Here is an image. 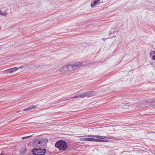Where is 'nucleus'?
<instances>
[{"instance_id": "1a4fd4ad", "label": "nucleus", "mask_w": 155, "mask_h": 155, "mask_svg": "<svg viewBox=\"0 0 155 155\" xmlns=\"http://www.w3.org/2000/svg\"><path fill=\"white\" fill-rule=\"evenodd\" d=\"M41 142V144L42 145H45L47 143L48 141V139L45 137H43L41 139H40Z\"/></svg>"}, {"instance_id": "f03ea898", "label": "nucleus", "mask_w": 155, "mask_h": 155, "mask_svg": "<svg viewBox=\"0 0 155 155\" xmlns=\"http://www.w3.org/2000/svg\"><path fill=\"white\" fill-rule=\"evenodd\" d=\"M55 147L60 150L64 151L67 149L68 145L67 142L65 141L60 140L56 142Z\"/></svg>"}, {"instance_id": "4be33fe9", "label": "nucleus", "mask_w": 155, "mask_h": 155, "mask_svg": "<svg viewBox=\"0 0 155 155\" xmlns=\"http://www.w3.org/2000/svg\"><path fill=\"white\" fill-rule=\"evenodd\" d=\"M5 153H4L3 151L0 154V155H5Z\"/></svg>"}, {"instance_id": "2eb2a0df", "label": "nucleus", "mask_w": 155, "mask_h": 155, "mask_svg": "<svg viewBox=\"0 0 155 155\" xmlns=\"http://www.w3.org/2000/svg\"><path fill=\"white\" fill-rule=\"evenodd\" d=\"M3 152L5 153V155H11L10 153L8 152V150H5L4 151H3Z\"/></svg>"}, {"instance_id": "412c9836", "label": "nucleus", "mask_w": 155, "mask_h": 155, "mask_svg": "<svg viewBox=\"0 0 155 155\" xmlns=\"http://www.w3.org/2000/svg\"><path fill=\"white\" fill-rule=\"evenodd\" d=\"M153 54H155V51H153L150 54V56L151 57Z\"/></svg>"}, {"instance_id": "9b49d317", "label": "nucleus", "mask_w": 155, "mask_h": 155, "mask_svg": "<svg viewBox=\"0 0 155 155\" xmlns=\"http://www.w3.org/2000/svg\"><path fill=\"white\" fill-rule=\"evenodd\" d=\"M94 3L91 4V7L94 8L97 5L99 4L100 3V1L99 0H94L93 1Z\"/></svg>"}, {"instance_id": "aec40b11", "label": "nucleus", "mask_w": 155, "mask_h": 155, "mask_svg": "<svg viewBox=\"0 0 155 155\" xmlns=\"http://www.w3.org/2000/svg\"><path fill=\"white\" fill-rule=\"evenodd\" d=\"M152 57V59L153 60H155V54H154Z\"/></svg>"}, {"instance_id": "f257e3e1", "label": "nucleus", "mask_w": 155, "mask_h": 155, "mask_svg": "<svg viewBox=\"0 0 155 155\" xmlns=\"http://www.w3.org/2000/svg\"><path fill=\"white\" fill-rule=\"evenodd\" d=\"M89 137H95L96 138H87V141H92L100 142H107L108 141L107 140L111 139L109 137L104 136H100L97 135H89Z\"/></svg>"}, {"instance_id": "a878e982", "label": "nucleus", "mask_w": 155, "mask_h": 155, "mask_svg": "<svg viewBox=\"0 0 155 155\" xmlns=\"http://www.w3.org/2000/svg\"><path fill=\"white\" fill-rule=\"evenodd\" d=\"M20 68H22V67H21H21H20Z\"/></svg>"}, {"instance_id": "4468645a", "label": "nucleus", "mask_w": 155, "mask_h": 155, "mask_svg": "<svg viewBox=\"0 0 155 155\" xmlns=\"http://www.w3.org/2000/svg\"><path fill=\"white\" fill-rule=\"evenodd\" d=\"M110 138H111V139H115L116 140H122V137H120L119 138H113V137H110Z\"/></svg>"}, {"instance_id": "dca6fc26", "label": "nucleus", "mask_w": 155, "mask_h": 155, "mask_svg": "<svg viewBox=\"0 0 155 155\" xmlns=\"http://www.w3.org/2000/svg\"><path fill=\"white\" fill-rule=\"evenodd\" d=\"M32 136L31 135V136H26V137H22L21 138L22 139V140H25V139H27V138H30Z\"/></svg>"}, {"instance_id": "0eeeda50", "label": "nucleus", "mask_w": 155, "mask_h": 155, "mask_svg": "<svg viewBox=\"0 0 155 155\" xmlns=\"http://www.w3.org/2000/svg\"><path fill=\"white\" fill-rule=\"evenodd\" d=\"M67 65L64 66L60 68L59 72L61 74L67 72L68 71L67 70Z\"/></svg>"}, {"instance_id": "7ed1b4c3", "label": "nucleus", "mask_w": 155, "mask_h": 155, "mask_svg": "<svg viewBox=\"0 0 155 155\" xmlns=\"http://www.w3.org/2000/svg\"><path fill=\"white\" fill-rule=\"evenodd\" d=\"M81 65L82 64L81 62H77L72 64L67 65V66L68 67V71H71L73 70L76 69L81 66Z\"/></svg>"}, {"instance_id": "6ab92c4d", "label": "nucleus", "mask_w": 155, "mask_h": 155, "mask_svg": "<svg viewBox=\"0 0 155 155\" xmlns=\"http://www.w3.org/2000/svg\"><path fill=\"white\" fill-rule=\"evenodd\" d=\"M27 150V149H25L24 150L21 151L20 152L21 154H24L26 152Z\"/></svg>"}, {"instance_id": "f8f14e48", "label": "nucleus", "mask_w": 155, "mask_h": 155, "mask_svg": "<svg viewBox=\"0 0 155 155\" xmlns=\"http://www.w3.org/2000/svg\"><path fill=\"white\" fill-rule=\"evenodd\" d=\"M80 98V96H79V94H78L77 95L73 97H72L71 98H70L69 99V98H68V99H67V98H66L65 99H64V100H62V101H65V100H69V99H74V98Z\"/></svg>"}, {"instance_id": "39448f33", "label": "nucleus", "mask_w": 155, "mask_h": 155, "mask_svg": "<svg viewBox=\"0 0 155 155\" xmlns=\"http://www.w3.org/2000/svg\"><path fill=\"white\" fill-rule=\"evenodd\" d=\"M41 143L40 139L36 138L33 141L32 146L35 147H38L41 144Z\"/></svg>"}, {"instance_id": "9d476101", "label": "nucleus", "mask_w": 155, "mask_h": 155, "mask_svg": "<svg viewBox=\"0 0 155 155\" xmlns=\"http://www.w3.org/2000/svg\"><path fill=\"white\" fill-rule=\"evenodd\" d=\"M36 107V106L35 105H32L30 106H29L28 107L24 109L23 110V111L29 110H32L35 109Z\"/></svg>"}, {"instance_id": "ddd939ff", "label": "nucleus", "mask_w": 155, "mask_h": 155, "mask_svg": "<svg viewBox=\"0 0 155 155\" xmlns=\"http://www.w3.org/2000/svg\"><path fill=\"white\" fill-rule=\"evenodd\" d=\"M80 98H84L85 97H87L86 92L81 93L79 94Z\"/></svg>"}, {"instance_id": "423d86ee", "label": "nucleus", "mask_w": 155, "mask_h": 155, "mask_svg": "<svg viewBox=\"0 0 155 155\" xmlns=\"http://www.w3.org/2000/svg\"><path fill=\"white\" fill-rule=\"evenodd\" d=\"M18 69V68L17 67H14L6 70L5 71L4 73L5 74H7L8 73H12L13 72L16 71Z\"/></svg>"}, {"instance_id": "6e6552de", "label": "nucleus", "mask_w": 155, "mask_h": 155, "mask_svg": "<svg viewBox=\"0 0 155 155\" xmlns=\"http://www.w3.org/2000/svg\"><path fill=\"white\" fill-rule=\"evenodd\" d=\"M87 97H90L92 96H94L97 94L94 91H86Z\"/></svg>"}, {"instance_id": "b1692460", "label": "nucleus", "mask_w": 155, "mask_h": 155, "mask_svg": "<svg viewBox=\"0 0 155 155\" xmlns=\"http://www.w3.org/2000/svg\"><path fill=\"white\" fill-rule=\"evenodd\" d=\"M115 37H116V36L115 35V36H112V37H110V38H111L112 37H114V38H115Z\"/></svg>"}, {"instance_id": "a211bd4d", "label": "nucleus", "mask_w": 155, "mask_h": 155, "mask_svg": "<svg viewBox=\"0 0 155 155\" xmlns=\"http://www.w3.org/2000/svg\"><path fill=\"white\" fill-rule=\"evenodd\" d=\"M87 138L83 137L81 138V140L83 141H87Z\"/></svg>"}, {"instance_id": "393cba45", "label": "nucleus", "mask_w": 155, "mask_h": 155, "mask_svg": "<svg viewBox=\"0 0 155 155\" xmlns=\"http://www.w3.org/2000/svg\"><path fill=\"white\" fill-rule=\"evenodd\" d=\"M1 12H2V11H1V9H0V13H1Z\"/></svg>"}, {"instance_id": "f3484780", "label": "nucleus", "mask_w": 155, "mask_h": 155, "mask_svg": "<svg viewBox=\"0 0 155 155\" xmlns=\"http://www.w3.org/2000/svg\"><path fill=\"white\" fill-rule=\"evenodd\" d=\"M0 15H3V16H5V15H7V13L5 12H2L1 13H0Z\"/></svg>"}, {"instance_id": "20e7f679", "label": "nucleus", "mask_w": 155, "mask_h": 155, "mask_svg": "<svg viewBox=\"0 0 155 155\" xmlns=\"http://www.w3.org/2000/svg\"><path fill=\"white\" fill-rule=\"evenodd\" d=\"M32 152L34 155H44L46 153V150L45 149L35 148L32 150Z\"/></svg>"}, {"instance_id": "5701e85b", "label": "nucleus", "mask_w": 155, "mask_h": 155, "mask_svg": "<svg viewBox=\"0 0 155 155\" xmlns=\"http://www.w3.org/2000/svg\"><path fill=\"white\" fill-rule=\"evenodd\" d=\"M112 32L111 31H110L109 33V35H110L112 34Z\"/></svg>"}]
</instances>
